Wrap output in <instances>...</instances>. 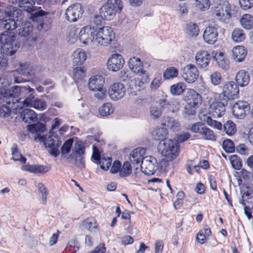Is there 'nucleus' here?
<instances>
[{
    "mask_svg": "<svg viewBox=\"0 0 253 253\" xmlns=\"http://www.w3.org/2000/svg\"><path fill=\"white\" fill-rule=\"evenodd\" d=\"M0 42L3 54L12 55L20 47V43L16 40V36L12 33L0 35Z\"/></svg>",
    "mask_w": 253,
    "mask_h": 253,
    "instance_id": "nucleus-1",
    "label": "nucleus"
},
{
    "mask_svg": "<svg viewBox=\"0 0 253 253\" xmlns=\"http://www.w3.org/2000/svg\"><path fill=\"white\" fill-rule=\"evenodd\" d=\"M38 140L43 142L46 148H49L50 154L55 157H57L59 153V147L61 144L57 135H54V132L49 130L48 134L38 137Z\"/></svg>",
    "mask_w": 253,
    "mask_h": 253,
    "instance_id": "nucleus-2",
    "label": "nucleus"
},
{
    "mask_svg": "<svg viewBox=\"0 0 253 253\" xmlns=\"http://www.w3.org/2000/svg\"><path fill=\"white\" fill-rule=\"evenodd\" d=\"M162 155L167 161H172L178 156L179 146L178 143L172 139H166L161 141L159 145Z\"/></svg>",
    "mask_w": 253,
    "mask_h": 253,
    "instance_id": "nucleus-3",
    "label": "nucleus"
},
{
    "mask_svg": "<svg viewBox=\"0 0 253 253\" xmlns=\"http://www.w3.org/2000/svg\"><path fill=\"white\" fill-rule=\"evenodd\" d=\"M115 38V33L111 27L109 26L95 27V42L98 45L107 46L111 43Z\"/></svg>",
    "mask_w": 253,
    "mask_h": 253,
    "instance_id": "nucleus-4",
    "label": "nucleus"
},
{
    "mask_svg": "<svg viewBox=\"0 0 253 253\" xmlns=\"http://www.w3.org/2000/svg\"><path fill=\"white\" fill-rule=\"evenodd\" d=\"M231 5L227 1H224L214 5L212 14L214 18L223 23H227L232 16Z\"/></svg>",
    "mask_w": 253,
    "mask_h": 253,
    "instance_id": "nucleus-5",
    "label": "nucleus"
},
{
    "mask_svg": "<svg viewBox=\"0 0 253 253\" xmlns=\"http://www.w3.org/2000/svg\"><path fill=\"white\" fill-rule=\"evenodd\" d=\"M33 91V89L29 86H23L15 85L11 87L6 91L5 95L3 98L10 100L12 102V100L14 101V104L16 103L19 102L22 100V96H23L27 93Z\"/></svg>",
    "mask_w": 253,
    "mask_h": 253,
    "instance_id": "nucleus-6",
    "label": "nucleus"
},
{
    "mask_svg": "<svg viewBox=\"0 0 253 253\" xmlns=\"http://www.w3.org/2000/svg\"><path fill=\"white\" fill-rule=\"evenodd\" d=\"M239 92L238 86L234 82H226L222 86L220 97L223 100H233L238 97Z\"/></svg>",
    "mask_w": 253,
    "mask_h": 253,
    "instance_id": "nucleus-7",
    "label": "nucleus"
},
{
    "mask_svg": "<svg viewBox=\"0 0 253 253\" xmlns=\"http://www.w3.org/2000/svg\"><path fill=\"white\" fill-rule=\"evenodd\" d=\"M129 68L134 73H136L139 76H142L140 79L141 80L140 82L142 83L148 82V75L146 71L143 70L142 68V63L140 58L132 57L129 58L128 62Z\"/></svg>",
    "mask_w": 253,
    "mask_h": 253,
    "instance_id": "nucleus-8",
    "label": "nucleus"
},
{
    "mask_svg": "<svg viewBox=\"0 0 253 253\" xmlns=\"http://www.w3.org/2000/svg\"><path fill=\"white\" fill-rule=\"evenodd\" d=\"M199 72L196 65L188 64L182 70V77L184 81L189 84L195 82L199 77Z\"/></svg>",
    "mask_w": 253,
    "mask_h": 253,
    "instance_id": "nucleus-9",
    "label": "nucleus"
},
{
    "mask_svg": "<svg viewBox=\"0 0 253 253\" xmlns=\"http://www.w3.org/2000/svg\"><path fill=\"white\" fill-rule=\"evenodd\" d=\"M84 9L79 3H74L69 6L65 11L66 19L70 22L77 21L81 18Z\"/></svg>",
    "mask_w": 253,
    "mask_h": 253,
    "instance_id": "nucleus-10",
    "label": "nucleus"
},
{
    "mask_svg": "<svg viewBox=\"0 0 253 253\" xmlns=\"http://www.w3.org/2000/svg\"><path fill=\"white\" fill-rule=\"evenodd\" d=\"M225 107L223 103L215 99L209 101L208 113L214 118L221 117L225 114Z\"/></svg>",
    "mask_w": 253,
    "mask_h": 253,
    "instance_id": "nucleus-11",
    "label": "nucleus"
},
{
    "mask_svg": "<svg viewBox=\"0 0 253 253\" xmlns=\"http://www.w3.org/2000/svg\"><path fill=\"white\" fill-rule=\"evenodd\" d=\"M33 26L31 22H26L18 28V35L25 38L28 42H35L37 41V37L33 33Z\"/></svg>",
    "mask_w": 253,
    "mask_h": 253,
    "instance_id": "nucleus-12",
    "label": "nucleus"
},
{
    "mask_svg": "<svg viewBox=\"0 0 253 253\" xmlns=\"http://www.w3.org/2000/svg\"><path fill=\"white\" fill-rule=\"evenodd\" d=\"M142 171L146 175H153L158 169V162L156 159L151 156L145 157L140 165Z\"/></svg>",
    "mask_w": 253,
    "mask_h": 253,
    "instance_id": "nucleus-13",
    "label": "nucleus"
},
{
    "mask_svg": "<svg viewBox=\"0 0 253 253\" xmlns=\"http://www.w3.org/2000/svg\"><path fill=\"white\" fill-rule=\"evenodd\" d=\"M126 87L121 83H115L111 84L108 89V95L114 101L122 99L126 94Z\"/></svg>",
    "mask_w": 253,
    "mask_h": 253,
    "instance_id": "nucleus-14",
    "label": "nucleus"
},
{
    "mask_svg": "<svg viewBox=\"0 0 253 253\" xmlns=\"http://www.w3.org/2000/svg\"><path fill=\"white\" fill-rule=\"evenodd\" d=\"M95 27L86 26L83 28L79 33V39L81 42L84 44H91L95 42Z\"/></svg>",
    "mask_w": 253,
    "mask_h": 253,
    "instance_id": "nucleus-15",
    "label": "nucleus"
},
{
    "mask_svg": "<svg viewBox=\"0 0 253 253\" xmlns=\"http://www.w3.org/2000/svg\"><path fill=\"white\" fill-rule=\"evenodd\" d=\"M250 109L249 104L243 100H240L235 103L232 107V114L237 119H243Z\"/></svg>",
    "mask_w": 253,
    "mask_h": 253,
    "instance_id": "nucleus-16",
    "label": "nucleus"
},
{
    "mask_svg": "<svg viewBox=\"0 0 253 253\" xmlns=\"http://www.w3.org/2000/svg\"><path fill=\"white\" fill-rule=\"evenodd\" d=\"M125 64L122 55L120 54H113L109 58L107 62L108 69L112 72L120 70Z\"/></svg>",
    "mask_w": 253,
    "mask_h": 253,
    "instance_id": "nucleus-17",
    "label": "nucleus"
},
{
    "mask_svg": "<svg viewBox=\"0 0 253 253\" xmlns=\"http://www.w3.org/2000/svg\"><path fill=\"white\" fill-rule=\"evenodd\" d=\"M217 29L215 26L207 27L203 34L204 42L209 44H213L217 41L218 37Z\"/></svg>",
    "mask_w": 253,
    "mask_h": 253,
    "instance_id": "nucleus-18",
    "label": "nucleus"
},
{
    "mask_svg": "<svg viewBox=\"0 0 253 253\" xmlns=\"http://www.w3.org/2000/svg\"><path fill=\"white\" fill-rule=\"evenodd\" d=\"M14 105L13 100L12 102H11L10 100H7V99L5 100L4 98L0 97V117L5 118L10 116L11 109L16 108Z\"/></svg>",
    "mask_w": 253,
    "mask_h": 253,
    "instance_id": "nucleus-19",
    "label": "nucleus"
},
{
    "mask_svg": "<svg viewBox=\"0 0 253 253\" xmlns=\"http://www.w3.org/2000/svg\"><path fill=\"white\" fill-rule=\"evenodd\" d=\"M195 61L197 66L200 68H206L211 59V55L206 50H200L195 55Z\"/></svg>",
    "mask_w": 253,
    "mask_h": 253,
    "instance_id": "nucleus-20",
    "label": "nucleus"
},
{
    "mask_svg": "<svg viewBox=\"0 0 253 253\" xmlns=\"http://www.w3.org/2000/svg\"><path fill=\"white\" fill-rule=\"evenodd\" d=\"M187 104L197 107L202 103V97L200 94L193 89H188L186 93Z\"/></svg>",
    "mask_w": 253,
    "mask_h": 253,
    "instance_id": "nucleus-21",
    "label": "nucleus"
},
{
    "mask_svg": "<svg viewBox=\"0 0 253 253\" xmlns=\"http://www.w3.org/2000/svg\"><path fill=\"white\" fill-rule=\"evenodd\" d=\"M104 80L100 75H95L91 77L88 81V87L90 90L95 91L103 87Z\"/></svg>",
    "mask_w": 253,
    "mask_h": 253,
    "instance_id": "nucleus-22",
    "label": "nucleus"
},
{
    "mask_svg": "<svg viewBox=\"0 0 253 253\" xmlns=\"http://www.w3.org/2000/svg\"><path fill=\"white\" fill-rule=\"evenodd\" d=\"M17 70L20 74L26 77L33 76L36 71L35 67L28 62H20Z\"/></svg>",
    "mask_w": 253,
    "mask_h": 253,
    "instance_id": "nucleus-23",
    "label": "nucleus"
},
{
    "mask_svg": "<svg viewBox=\"0 0 253 253\" xmlns=\"http://www.w3.org/2000/svg\"><path fill=\"white\" fill-rule=\"evenodd\" d=\"M85 71V69L82 66H74V65H73L72 77L76 84L84 82Z\"/></svg>",
    "mask_w": 253,
    "mask_h": 253,
    "instance_id": "nucleus-24",
    "label": "nucleus"
},
{
    "mask_svg": "<svg viewBox=\"0 0 253 253\" xmlns=\"http://www.w3.org/2000/svg\"><path fill=\"white\" fill-rule=\"evenodd\" d=\"M145 150L142 148H137L130 154L129 160L133 164H139L143 161Z\"/></svg>",
    "mask_w": 253,
    "mask_h": 253,
    "instance_id": "nucleus-25",
    "label": "nucleus"
},
{
    "mask_svg": "<svg viewBox=\"0 0 253 253\" xmlns=\"http://www.w3.org/2000/svg\"><path fill=\"white\" fill-rule=\"evenodd\" d=\"M87 58L85 51L81 49L78 48L73 54V65L82 66Z\"/></svg>",
    "mask_w": 253,
    "mask_h": 253,
    "instance_id": "nucleus-26",
    "label": "nucleus"
},
{
    "mask_svg": "<svg viewBox=\"0 0 253 253\" xmlns=\"http://www.w3.org/2000/svg\"><path fill=\"white\" fill-rule=\"evenodd\" d=\"M27 129L32 134H35L34 140L37 141L39 136H42L41 134L43 133L45 130V126L41 123H37L35 124L28 125Z\"/></svg>",
    "mask_w": 253,
    "mask_h": 253,
    "instance_id": "nucleus-27",
    "label": "nucleus"
},
{
    "mask_svg": "<svg viewBox=\"0 0 253 253\" xmlns=\"http://www.w3.org/2000/svg\"><path fill=\"white\" fill-rule=\"evenodd\" d=\"M22 169L32 173L43 174L48 172L50 169V168L49 166H43L42 165H26L22 166Z\"/></svg>",
    "mask_w": 253,
    "mask_h": 253,
    "instance_id": "nucleus-28",
    "label": "nucleus"
},
{
    "mask_svg": "<svg viewBox=\"0 0 253 253\" xmlns=\"http://www.w3.org/2000/svg\"><path fill=\"white\" fill-rule=\"evenodd\" d=\"M199 117L202 121L206 122L207 124L211 127L216 128L218 130L222 129V125L220 122L212 120L209 115L205 114L204 112H201L199 114Z\"/></svg>",
    "mask_w": 253,
    "mask_h": 253,
    "instance_id": "nucleus-29",
    "label": "nucleus"
},
{
    "mask_svg": "<svg viewBox=\"0 0 253 253\" xmlns=\"http://www.w3.org/2000/svg\"><path fill=\"white\" fill-rule=\"evenodd\" d=\"M235 79L238 86L243 87L249 84L250 77L248 72L244 70H241L237 73Z\"/></svg>",
    "mask_w": 253,
    "mask_h": 253,
    "instance_id": "nucleus-30",
    "label": "nucleus"
},
{
    "mask_svg": "<svg viewBox=\"0 0 253 253\" xmlns=\"http://www.w3.org/2000/svg\"><path fill=\"white\" fill-rule=\"evenodd\" d=\"M247 52L245 48L241 45L234 47L232 49L233 59L238 62H242L246 56Z\"/></svg>",
    "mask_w": 253,
    "mask_h": 253,
    "instance_id": "nucleus-31",
    "label": "nucleus"
},
{
    "mask_svg": "<svg viewBox=\"0 0 253 253\" xmlns=\"http://www.w3.org/2000/svg\"><path fill=\"white\" fill-rule=\"evenodd\" d=\"M4 10L5 11V18L8 17L18 21V19H21L22 17L21 10L16 6L9 5L4 9Z\"/></svg>",
    "mask_w": 253,
    "mask_h": 253,
    "instance_id": "nucleus-32",
    "label": "nucleus"
},
{
    "mask_svg": "<svg viewBox=\"0 0 253 253\" xmlns=\"http://www.w3.org/2000/svg\"><path fill=\"white\" fill-rule=\"evenodd\" d=\"M21 118L26 123L36 122L38 120L36 113L32 110L25 109L21 113Z\"/></svg>",
    "mask_w": 253,
    "mask_h": 253,
    "instance_id": "nucleus-33",
    "label": "nucleus"
},
{
    "mask_svg": "<svg viewBox=\"0 0 253 253\" xmlns=\"http://www.w3.org/2000/svg\"><path fill=\"white\" fill-rule=\"evenodd\" d=\"M116 13L105 3L100 9V17L104 20H110L112 19L116 15Z\"/></svg>",
    "mask_w": 253,
    "mask_h": 253,
    "instance_id": "nucleus-34",
    "label": "nucleus"
},
{
    "mask_svg": "<svg viewBox=\"0 0 253 253\" xmlns=\"http://www.w3.org/2000/svg\"><path fill=\"white\" fill-rule=\"evenodd\" d=\"M212 55L213 56L218 66L223 69L226 70L229 67V61L224 56V54L219 51L214 53L212 52Z\"/></svg>",
    "mask_w": 253,
    "mask_h": 253,
    "instance_id": "nucleus-35",
    "label": "nucleus"
},
{
    "mask_svg": "<svg viewBox=\"0 0 253 253\" xmlns=\"http://www.w3.org/2000/svg\"><path fill=\"white\" fill-rule=\"evenodd\" d=\"M168 134L167 129L164 127H157L155 128L152 131V136L156 140H166V138Z\"/></svg>",
    "mask_w": 253,
    "mask_h": 253,
    "instance_id": "nucleus-36",
    "label": "nucleus"
},
{
    "mask_svg": "<svg viewBox=\"0 0 253 253\" xmlns=\"http://www.w3.org/2000/svg\"><path fill=\"white\" fill-rule=\"evenodd\" d=\"M240 22L242 27L246 30H250L253 28V16L250 14H243Z\"/></svg>",
    "mask_w": 253,
    "mask_h": 253,
    "instance_id": "nucleus-37",
    "label": "nucleus"
},
{
    "mask_svg": "<svg viewBox=\"0 0 253 253\" xmlns=\"http://www.w3.org/2000/svg\"><path fill=\"white\" fill-rule=\"evenodd\" d=\"M231 38L235 42H241L246 38V34L241 28H235L232 32Z\"/></svg>",
    "mask_w": 253,
    "mask_h": 253,
    "instance_id": "nucleus-38",
    "label": "nucleus"
},
{
    "mask_svg": "<svg viewBox=\"0 0 253 253\" xmlns=\"http://www.w3.org/2000/svg\"><path fill=\"white\" fill-rule=\"evenodd\" d=\"M186 85L183 82H179L170 86V92L173 95H180L185 90Z\"/></svg>",
    "mask_w": 253,
    "mask_h": 253,
    "instance_id": "nucleus-39",
    "label": "nucleus"
},
{
    "mask_svg": "<svg viewBox=\"0 0 253 253\" xmlns=\"http://www.w3.org/2000/svg\"><path fill=\"white\" fill-rule=\"evenodd\" d=\"M35 3L34 0H21L19 3L18 6L28 12H32L36 10L34 6Z\"/></svg>",
    "mask_w": 253,
    "mask_h": 253,
    "instance_id": "nucleus-40",
    "label": "nucleus"
},
{
    "mask_svg": "<svg viewBox=\"0 0 253 253\" xmlns=\"http://www.w3.org/2000/svg\"><path fill=\"white\" fill-rule=\"evenodd\" d=\"M186 32L189 37H196L199 34V26L196 23L190 22L186 25Z\"/></svg>",
    "mask_w": 253,
    "mask_h": 253,
    "instance_id": "nucleus-41",
    "label": "nucleus"
},
{
    "mask_svg": "<svg viewBox=\"0 0 253 253\" xmlns=\"http://www.w3.org/2000/svg\"><path fill=\"white\" fill-rule=\"evenodd\" d=\"M21 97L22 99L23 98L25 99L23 100H20L19 103H22L23 105L26 107H32L35 100L34 91L25 94L23 96H22Z\"/></svg>",
    "mask_w": 253,
    "mask_h": 253,
    "instance_id": "nucleus-42",
    "label": "nucleus"
},
{
    "mask_svg": "<svg viewBox=\"0 0 253 253\" xmlns=\"http://www.w3.org/2000/svg\"><path fill=\"white\" fill-rule=\"evenodd\" d=\"M201 130L200 134L204 139L213 141L216 140V135L211 129L204 126Z\"/></svg>",
    "mask_w": 253,
    "mask_h": 253,
    "instance_id": "nucleus-43",
    "label": "nucleus"
},
{
    "mask_svg": "<svg viewBox=\"0 0 253 253\" xmlns=\"http://www.w3.org/2000/svg\"><path fill=\"white\" fill-rule=\"evenodd\" d=\"M223 128L228 136L233 135L236 131V125L231 120H228L224 124Z\"/></svg>",
    "mask_w": 253,
    "mask_h": 253,
    "instance_id": "nucleus-44",
    "label": "nucleus"
},
{
    "mask_svg": "<svg viewBox=\"0 0 253 253\" xmlns=\"http://www.w3.org/2000/svg\"><path fill=\"white\" fill-rule=\"evenodd\" d=\"M178 74V70L174 67L168 68L164 72L163 76L165 79L169 80L177 77Z\"/></svg>",
    "mask_w": 253,
    "mask_h": 253,
    "instance_id": "nucleus-45",
    "label": "nucleus"
},
{
    "mask_svg": "<svg viewBox=\"0 0 253 253\" xmlns=\"http://www.w3.org/2000/svg\"><path fill=\"white\" fill-rule=\"evenodd\" d=\"M99 111L101 116H107L112 113L114 111V109L110 103H106L100 107Z\"/></svg>",
    "mask_w": 253,
    "mask_h": 253,
    "instance_id": "nucleus-46",
    "label": "nucleus"
},
{
    "mask_svg": "<svg viewBox=\"0 0 253 253\" xmlns=\"http://www.w3.org/2000/svg\"><path fill=\"white\" fill-rule=\"evenodd\" d=\"M149 113L150 118L155 120L161 116L162 111L161 109L157 105H151L149 107Z\"/></svg>",
    "mask_w": 253,
    "mask_h": 253,
    "instance_id": "nucleus-47",
    "label": "nucleus"
},
{
    "mask_svg": "<svg viewBox=\"0 0 253 253\" xmlns=\"http://www.w3.org/2000/svg\"><path fill=\"white\" fill-rule=\"evenodd\" d=\"M11 152L12 158V159L14 161H20L22 164H25L26 162V159L23 157V156L19 153L16 146L13 145L11 148Z\"/></svg>",
    "mask_w": 253,
    "mask_h": 253,
    "instance_id": "nucleus-48",
    "label": "nucleus"
},
{
    "mask_svg": "<svg viewBox=\"0 0 253 253\" xmlns=\"http://www.w3.org/2000/svg\"><path fill=\"white\" fill-rule=\"evenodd\" d=\"M105 4L116 12L121 11L123 8V4L121 0H107Z\"/></svg>",
    "mask_w": 253,
    "mask_h": 253,
    "instance_id": "nucleus-49",
    "label": "nucleus"
},
{
    "mask_svg": "<svg viewBox=\"0 0 253 253\" xmlns=\"http://www.w3.org/2000/svg\"><path fill=\"white\" fill-rule=\"evenodd\" d=\"M232 167L235 169H240L242 166V160L236 155H233L229 158Z\"/></svg>",
    "mask_w": 253,
    "mask_h": 253,
    "instance_id": "nucleus-50",
    "label": "nucleus"
},
{
    "mask_svg": "<svg viewBox=\"0 0 253 253\" xmlns=\"http://www.w3.org/2000/svg\"><path fill=\"white\" fill-rule=\"evenodd\" d=\"M131 172V167L128 162H125L120 170V176L121 177H126Z\"/></svg>",
    "mask_w": 253,
    "mask_h": 253,
    "instance_id": "nucleus-51",
    "label": "nucleus"
},
{
    "mask_svg": "<svg viewBox=\"0 0 253 253\" xmlns=\"http://www.w3.org/2000/svg\"><path fill=\"white\" fill-rule=\"evenodd\" d=\"M168 121L166 123L168 127H169L173 131H177L180 129V125L179 122L174 120L173 118H168Z\"/></svg>",
    "mask_w": 253,
    "mask_h": 253,
    "instance_id": "nucleus-52",
    "label": "nucleus"
},
{
    "mask_svg": "<svg viewBox=\"0 0 253 253\" xmlns=\"http://www.w3.org/2000/svg\"><path fill=\"white\" fill-rule=\"evenodd\" d=\"M210 80L211 83L213 85H219L222 80V77L221 74L217 71L212 72L210 75Z\"/></svg>",
    "mask_w": 253,
    "mask_h": 253,
    "instance_id": "nucleus-53",
    "label": "nucleus"
},
{
    "mask_svg": "<svg viewBox=\"0 0 253 253\" xmlns=\"http://www.w3.org/2000/svg\"><path fill=\"white\" fill-rule=\"evenodd\" d=\"M3 22H4L3 28L6 30H14L17 27L16 19L10 18L8 19L4 20Z\"/></svg>",
    "mask_w": 253,
    "mask_h": 253,
    "instance_id": "nucleus-54",
    "label": "nucleus"
},
{
    "mask_svg": "<svg viewBox=\"0 0 253 253\" xmlns=\"http://www.w3.org/2000/svg\"><path fill=\"white\" fill-rule=\"evenodd\" d=\"M82 225L90 231L96 227V222L92 218H86L82 222Z\"/></svg>",
    "mask_w": 253,
    "mask_h": 253,
    "instance_id": "nucleus-55",
    "label": "nucleus"
},
{
    "mask_svg": "<svg viewBox=\"0 0 253 253\" xmlns=\"http://www.w3.org/2000/svg\"><path fill=\"white\" fill-rule=\"evenodd\" d=\"M195 4L197 9L205 11L209 8L210 2L209 0H195Z\"/></svg>",
    "mask_w": 253,
    "mask_h": 253,
    "instance_id": "nucleus-56",
    "label": "nucleus"
},
{
    "mask_svg": "<svg viewBox=\"0 0 253 253\" xmlns=\"http://www.w3.org/2000/svg\"><path fill=\"white\" fill-rule=\"evenodd\" d=\"M32 107L41 111L45 110L47 107L46 102L42 99L36 98L34 100Z\"/></svg>",
    "mask_w": 253,
    "mask_h": 253,
    "instance_id": "nucleus-57",
    "label": "nucleus"
},
{
    "mask_svg": "<svg viewBox=\"0 0 253 253\" xmlns=\"http://www.w3.org/2000/svg\"><path fill=\"white\" fill-rule=\"evenodd\" d=\"M222 148L227 153H232L235 150L234 143L230 139H226L223 141Z\"/></svg>",
    "mask_w": 253,
    "mask_h": 253,
    "instance_id": "nucleus-58",
    "label": "nucleus"
},
{
    "mask_svg": "<svg viewBox=\"0 0 253 253\" xmlns=\"http://www.w3.org/2000/svg\"><path fill=\"white\" fill-rule=\"evenodd\" d=\"M112 159L110 157H102L99 161V165L101 169L107 170L110 167Z\"/></svg>",
    "mask_w": 253,
    "mask_h": 253,
    "instance_id": "nucleus-59",
    "label": "nucleus"
},
{
    "mask_svg": "<svg viewBox=\"0 0 253 253\" xmlns=\"http://www.w3.org/2000/svg\"><path fill=\"white\" fill-rule=\"evenodd\" d=\"M73 142L72 139H69L64 142L61 148V153L62 155L66 154L70 151Z\"/></svg>",
    "mask_w": 253,
    "mask_h": 253,
    "instance_id": "nucleus-60",
    "label": "nucleus"
},
{
    "mask_svg": "<svg viewBox=\"0 0 253 253\" xmlns=\"http://www.w3.org/2000/svg\"><path fill=\"white\" fill-rule=\"evenodd\" d=\"M74 165L81 169L85 168L84 158L83 155L75 156Z\"/></svg>",
    "mask_w": 253,
    "mask_h": 253,
    "instance_id": "nucleus-61",
    "label": "nucleus"
},
{
    "mask_svg": "<svg viewBox=\"0 0 253 253\" xmlns=\"http://www.w3.org/2000/svg\"><path fill=\"white\" fill-rule=\"evenodd\" d=\"M76 153V156H80L84 155L85 153V147L81 142H78L75 144L73 154Z\"/></svg>",
    "mask_w": 253,
    "mask_h": 253,
    "instance_id": "nucleus-62",
    "label": "nucleus"
},
{
    "mask_svg": "<svg viewBox=\"0 0 253 253\" xmlns=\"http://www.w3.org/2000/svg\"><path fill=\"white\" fill-rule=\"evenodd\" d=\"M39 192L41 193L42 196V199L43 204L45 203L46 200V197L47 195V190L46 188L44 186V185L40 183L38 185Z\"/></svg>",
    "mask_w": 253,
    "mask_h": 253,
    "instance_id": "nucleus-63",
    "label": "nucleus"
},
{
    "mask_svg": "<svg viewBox=\"0 0 253 253\" xmlns=\"http://www.w3.org/2000/svg\"><path fill=\"white\" fill-rule=\"evenodd\" d=\"M240 7L245 10L251 8L253 6V0H239Z\"/></svg>",
    "mask_w": 253,
    "mask_h": 253,
    "instance_id": "nucleus-64",
    "label": "nucleus"
}]
</instances>
